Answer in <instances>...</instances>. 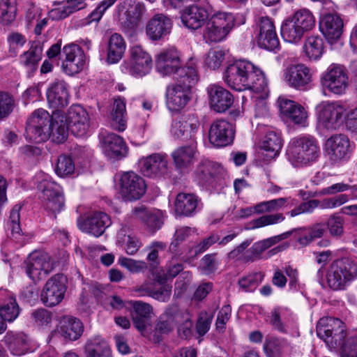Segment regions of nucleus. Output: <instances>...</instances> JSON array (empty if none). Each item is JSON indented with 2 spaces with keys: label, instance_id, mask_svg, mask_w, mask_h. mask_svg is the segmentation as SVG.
<instances>
[{
  "label": "nucleus",
  "instance_id": "f257e3e1",
  "mask_svg": "<svg viewBox=\"0 0 357 357\" xmlns=\"http://www.w3.org/2000/svg\"><path fill=\"white\" fill-rule=\"evenodd\" d=\"M227 84L236 90L251 89L259 96L256 104L257 116L264 114L267 107L264 99L268 95L267 81L264 73L251 62L247 60H237L229 64L223 75Z\"/></svg>",
  "mask_w": 357,
  "mask_h": 357
},
{
  "label": "nucleus",
  "instance_id": "f03ea898",
  "mask_svg": "<svg viewBox=\"0 0 357 357\" xmlns=\"http://www.w3.org/2000/svg\"><path fill=\"white\" fill-rule=\"evenodd\" d=\"M177 83L167 86L166 91V105L171 111H180L190 100V91L197 80L196 66L190 60L185 67L179 71V77H176Z\"/></svg>",
  "mask_w": 357,
  "mask_h": 357
},
{
  "label": "nucleus",
  "instance_id": "7ed1b4c3",
  "mask_svg": "<svg viewBox=\"0 0 357 357\" xmlns=\"http://www.w3.org/2000/svg\"><path fill=\"white\" fill-rule=\"evenodd\" d=\"M288 160L294 167L307 165L317 160L320 155L319 142L310 135L291 139L287 151Z\"/></svg>",
  "mask_w": 357,
  "mask_h": 357
},
{
  "label": "nucleus",
  "instance_id": "20e7f679",
  "mask_svg": "<svg viewBox=\"0 0 357 357\" xmlns=\"http://www.w3.org/2000/svg\"><path fill=\"white\" fill-rule=\"evenodd\" d=\"M177 325L178 331L183 338L191 335L192 327V315L187 310H181L176 305L169 307L158 319L155 330L161 333H168Z\"/></svg>",
  "mask_w": 357,
  "mask_h": 357
},
{
  "label": "nucleus",
  "instance_id": "39448f33",
  "mask_svg": "<svg viewBox=\"0 0 357 357\" xmlns=\"http://www.w3.org/2000/svg\"><path fill=\"white\" fill-rule=\"evenodd\" d=\"M235 19L231 13L217 12L208 17L203 31L207 43H219L226 38L234 28Z\"/></svg>",
  "mask_w": 357,
  "mask_h": 357
},
{
  "label": "nucleus",
  "instance_id": "423d86ee",
  "mask_svg": "<svg viewBox=\"0 0 357 357\" xmlns=\"http://www.w3.org/2000/svg\"><path fill=\"white\" fill-rule=\"evenodd\" d=\"M356 278V267L347 258L337 259L331 263L326 274V281L333 290L344 289Z\"/></svg>",
  "mask_w": 357,
  "mask_h": 357
},
{
  "label": "nucleus",
  "instance_id": "0eeeda50",
  "mask_svg": "<svg viewBox=\"0 0 357 357\" xmlns=\"http://www.w3.org/2000/svg\"><path fill=\"white\" fill-rule=\"evenodd\" d=\"M38 187L43 194L44 208L56 218V213L61 211L65 206L61 187L53 181L49 175L43 176Z\"/></svg>",
  "mask_w": 357,
  "mask_h": 357
},
{
  "label": "nucleus",
  "instance_id": "6e6552de",
  "mask_svg": "<svg viewBox=\"0 0 357 357\" xmlns=\"http://www.w3.org/2000/svg\"><path fill=\"white\" fill-rule=\"evenodd\" d=\"M346 109L337 101L323 102L317 107V123L320 128L333 131L340 128Z\"/></svg>",
  "mask_w": 357,
  "mask_h": 357
},
{
  "label": "nucleus",
  "instance_id": "1a4fd4ad",
  "mask_svg": "<svg viewBox=\"0 0 357 357\" xmlns=\"http://www.w3.org/2000/svg\"><path fill=\"white\" fill-rule=\"evenodd\" d=\"M51 117L48 112L43 109L35 110L27 120L26 138L35 143L43 142L49 139Z\"/></svg>",
  "mask_w": 357,
  "mask_h": 357
},
{
  "label": "nucleus",
  "instance_id": "9d476101",
  "mask_svg": "<svg viewBox=\"0 0 357 357\" xmlns=\"http://www.w3.org/2000/svg\"><path fill=\"white\" fill-rule=\"evenodd\" d=\"M153 66L151 55L140 45H134L130 50V59L121 67L123 72L136 77L149 73Z\"/></svg>",
  "mask_w": 357,
  "mask_h": 357
},
{
  "label": "nucleus",
  "instance_id": "9b49d317",
  "mask_svg": "<svg viewBox=\"0 0 357 357\" xmlns=\"http://www.w3.org/2000/svg\"><path fill=\"white\" fill-rule=\"evenodd\" d=\"M321 84L325 90L336 95L343 94L349 85L346 68L340 64L332 63L323 73Z\"/></svg>",
  "mask_w": 357,
  "mask_h": 357
},
{
  "label": "nucleus",
  "instance_id": "f8f14e48",
  "mask_svg": "<svg viewBox=\"0 0 357 357\" xmlns=\"http://www.w3.org/2000/svg\"><path fill=\"white\" fill-rule=\"evenodd\" d=\"M119 193L125 201L132 202L141 199L146 190L144 179L134 172H123L119 179Z\"/></svg>",
  "mask_w": 357,
  "mask_h": 357
},
{
  "label": "nucleus",
  "instance_id": "ddd939ff",
  "mask_svg": "<svg viewBox=\"0 0 357 357\" xmlns=\"http://www.w3.org/2000/svg\"><path fill=\"white\" fill-rule=\"evenodd\" d=\"M53 269V259L45 252H33L24 261L25 272L34 282L46 278Z\"/></svg>",
  "mask_w": 357,
  "mask_h": 357
},
{
  "label": "nucleus",
  "instance_id": "4468645a",
  "mask_svg": "<svg viewBox=\"0 0 357 357\" xmlns=\"http://www.w3.org/2000/svg\"><path fill=\"white\" fill-rule=\"evenodd\" d=\"M66 277L61 274H56L50 278L41 292L42 302L48 307L60 303L66 291Z\"/></svg>",
  "mask_w": 357,
  "mask_h": 357
},
{
  "label": "nucleus",
  "instance_id": "2eb2a0df",
  "mask_svg": "<svg viewBox=\"0 0 357 357\" xmlns=\"http://www.w3.org/2000/svg\"><path fill=\"white\" fill-rule=\"evenodd\" d=\"M61 68L65 73L73 75L81 72L85 67L86 57L83 50L76 44H68L63 47Z\"/></svg>",
  "mask_w": 357,
  "mask_h": 357
},
{
  "label": "nucleus",
  "instance_id": "dca6fc26",
  "mask_svg": "<svg viewBox=\"0 0 357 357\" xmlns=\"http://www.w3.org/2000/svg\"><path fill=\"white\" fill-rule=\"evenodd\" d=\"M155 65L157 70L163 75L176 73L179 77V71L181 68L182 59L179 51L175 47L162 50L156 56Z\"/></svg>",
  "mask_w": 357,
  "mask_h": 357
},
{
  "label": "nucleus",
  "instance_id": "f3484780",
  "mask_svg": "<svg viewBox=\"0 0 357 357\" xmlns=\"http://www.w3.org/2000/svg\"><path fill=\"white\" fill-rule=\"evenodd\" d=\"M235 128L229 121L224 119L214 121L208 131V139L216 147H224L231 144L234 139Z\"/></svg>",
  "mask_w": 357,
  "mask_h": 357
},
{
  "label": "nucleus",
  "instance_id": "a211bd4d",
  "mask_svg": "<svg viewBox=\"0 0 357 357\" xmlns=\"http://www.w3.org/2000/svg\"><path fill=\"white\" fill-rule=\"evenodd\" d=\"M78 227L83 232L99 237L111 224L109 216L101 211L89 213L83 220H78Z\"/></svg>",
  "mask_w": 357,
  "mask_h": 357
},
{
  "label": "nucleus",
  "instance_id": "6ab92c4d",
  "mask_svg": "<svg viewBox=\"0 0 357 357\" xmlns=\"http://www.w3.org/2000/svg\"><path fill=\"white\" fill-rule=\"evenodd\" d=\"M129 218L128 222L134 220L141 221L146 229L153 233L160 229L163 225V214L161 211L150 209L144 206L134 208Z\"/></svg>",
  "mask_w": 357,
  "mask_h": 357
},
{
  "label": "nucleus",
  "instance_id": "aec40b11",
  "mask_svg": "<svg viewBox=\"0 0 357 357\" xmlns=\"http://www.w3.org/2000/svg\"><path fill=\"white\" fill-rule=\"evenodd\" d=\"M278 103L283 117L296 125L303 127L307 125L308 114L301 105L284 97H279Z\"/></svg>",
  "mask_w": 357,
  "mask_h": 357
},
{
  "label": "nucleus",
  "instance_id": "412c9836",
  "mask_svg": "<svg viewBox=\"0 0 357 357\" xmlns=\"http://www.w3.org/2000/svg\"><path fill=\"white\" fill-rule=\"evenodd\" d=\"M210 107L216 112L227 110L234 103L232 94L220 85L212 84L206 88Z\"/></svg>",
  "mask_w": 357,
  "mask_h": 357
},
{
  "label": "nucleus",
  "instance_id": "4be33fe9",
  "mask_svg": "<svg viewBox=\"0 0 357 357\" xmlns=\"http://www.w3.org/2000/svg\"><path fill=\"white\" fill-rule=\"evenodd\" d=\"M67 123L73 135L83 137L89 128V116L86 110L79 105H73L68 110Z\"/></svg>",
  "mask_w": 357,
  "mask_h": 357
},
{
  "label": "nucleus",
  "instance_id": "5701e85b",
  "mask_svg": "<svg viewBox=\"0 0 357 357\" xmlns=\"http://www.w3.org/2000/svg\"><path fill=\"white\" fill-rule=\"evenodd\" d=\"M139 165L143 174L149 177L164 175L168 171L167 155L162 153H153L142 158L139 160Z\"/></svg>",
  "mask_w": 357,
  "mask_h": 357
},
{
  "label": "nucleus",
  "instance_id": "b1692460",
  "mask_svg": "<svg viewBox=\"0 0 357 357\" xmlns=\"http://www.w3.org/2000/svg\"><path fill=\"white\" fill-rule=\"evenodd\" d=\"M284 81L296 89H303L312 80L310 70L304 64L291 65L284 73Z\"/></svg>",
  "mask_w": 357,
  "mask_h": 357
},
{
  "label": "nucleus",
  "instance_id": "393cba45",
  "mask_svg": "<svg viewBox=\"0 0 357 357\" xmlns=\"http://www.w3.org/2000/svg\"><path fill=\"white\" fill-rule=\"evenodd\" d=\"M350 142L343 134L334 135L329 137L325 144L326 153L333 162H338L345 158L349 153Z\"/></svg>",
  "mask_w": 357,
  "mask_h": 357
},
{
  "label": "nucleus",
  "instance_id": "a878e982",
  "mask_svg": "<svg viewBox=\"0 0 357 357\" xmlns=\"http://www.w3.org/2000/svg\"><path fill=\"white\" fill-rule=\"evenodd\" d=\"M342 325V321L339 319L331 317L321 319L317 326V334L326 344H329V342L333 344V339L335 342L337 340L336 337L337 333L343 336L344 329Z\"/></svg>",
  "mask_w": 357,
  "mask_h": 357
},
{
  "label": "nucleus",
  "instance_id": "bb28decb",
  "mask_svg": "<svg viewBox=\"0 0 357 357\" xmlns=\"http://www.w3.org/2000/svg\"><path fill=\"white\" fill-rule=\"evenodd\" d=\"M47 99L50 107L58 110L67 106L69 102L67 84L63 80L52 83L47 90Z\"/></svg>",
  "mask_w": 357,
  "mask_h": 357
},
{
  "label": "nucleus",
  "instance_id": "cd10ccee",
  "mask_svg": "<svg viewBox=\"0 0 357 357\" xmlns=\"http://www.w3.org/2000/svg\"><path fill=\"white\" fill-rule=\"evenodd\" d=\"M199 126V122L197 117H181L172 121L170 132L174 138L186 140L193 136Z\"/></svg>",
  "mask_w": 357,
  "mask_h": 357
},
{
  "label": "nucleus",
  "instance_id": "c85d7f7f",
  "mask_svg": "<svg viewBox=\"0 0 357 357\" xmlns=\"http://www.w3.org/2000/svg\"><path fill=\"white\" fill-rule=\"evenodd\" d=\"M56 331L66 341H75L82 335L84 325L79 319L64 316L61 319Z\"/></svg>",
  "mask_w": 357,
  "mask_h": 357
},
{
  "label": "nucleus",
  "instance_id": "c756f323",
  "mask_svg": "<svg viewBox=\"0 0 357 357\" xmlns=\"http://www.w3.org/2000/svg\"><path fill=\"white\" fill-rule=\"evenodd\" d=\"M105 155L110 159L120 160L128 154V148L123 139L114 133H108L102 139Z\"/></svg>",
  "mask_w": 357,
  "mask_h": 357
},
{
  "label": "nucleus",
  "instance_id": "7c9ffc66",
  "mask_svg": "<svg viewBox=\"0 0 357 357\" xmlns=\"http://www.w3.org/2000/svg\"><path fill=\"white\" fill-rule=\"evenodd\" d=\"M172 26L169 17L163 14H156L148 22L146 32L150 39L158 40L170 33Z\"/></svg>",
  "mask_w": 357,
  "mask_h": 357
},
{
  "label": "nucleus",
  "instance_id": "2f4dec72",
  "mask_svg": "<svg viewBox=\"0 0 357 357\" xmlns=\"http://www.w3.org/2000/svg\"><path fill=\"white\" fill-rule=\"evenodd\" d=\"M117 11L119 16L126 18L128 26L133 27L140 21L145 6L136 0H123L117 6Z\"/></svg>",
  "mask_w": 357,
  "mask_h": 357
},
{
  "label": "nucleus",
  "instance_id": "473e14b6",
  "mask_svg": "<svg viewBox=\"0 0 357 357\" xmlns=\"http://www.w3.org/2000/svg\"><path fill=\"white\" fill-rule=\"evenodd\" d=\"M69 129L66 114L59 110L53 112L49 125L50 137L52 140L57 144L64 142L68 137Z\"/></svg>",
  "mask_w": 357,
  "mask_h": 357
},
{
  "label": "nucleus",
  "instance_id": "72a5a7b5",
  "mask_svg": "<svg viewBox=\"0 0 357 357\" xmlns=\"http://www.w3.org/2000/svg\"><path fill=\"white\" fill-rule=\"evenodd\" d=\"M319 29L329 43L340 38L342 33L343 22L337 15H324L319 22Z\"/></svg>",
  "mask_w": 357,
  "mask_h": 357
},
{
  "label": "nucleus",
  "instance_id": "f704fd0d",
  "mask_svg": "<svg viewBox=\"0 0 357 357\" xmlns=\"http://www.w3.org/2000/svg\"><path fill=\"white\" fill-rule=\"evenodd\" d=\"M222 168L219 165L211 162H202L195 171V178L199 185L202 186H211L218 179Z\"/></svg>",
  "mask_w": 357,
  "mask_h": 357
},
{
  "label": "nucleus",
  "instance_id": "c9c22d12",
  "mask_svg": "<svg viewBox=\"0 0 357 357\" xmlns=\"http://www.w3.org/2000/svg\"><path fill=\"white\" fill-rule=\"evenodd\" d=\"M3 342L15 356L24 355L30 350V339L22 332H7L3 337Z\"/></svg>",
  "mask_w": 357,
  "mask_h": 357
},
{
  "label": "nucleus",
  "instance_id": "e433bc0d",
  "mask_svg": "<svg viewBox=\"0 0 357 357\" xmlns=\"http://www.w3.org/2000/svg\"><path fill=\"white\" fill-rule=\"evenodd\" d=\"M132 307L131 316L135 327L139 331H143L149 324L153 314V307L149 303L141 301H130Z\"/></svg>",
  "mask_w": 357,
  "mask_h": 357
},
{
  "label": "nucleus",
  "instance_id": "4c0bfd02",
  "mask_svg": "<svg viewBox=\"0 0 357 357\" xmlns=\"http://www.w3.org/2000/svg\"><path fill=\"white\" fill-rule=\"evenodd\" d=\"M126 43L123 36L117 33H112L107 40V62L109 64L119 63L123 58Z\"/></svg>",
  "mask_w": 357,
  "mask_h": 357
},
{
  "label": "nucleus",
  "instance_id": "58836bf2",
  "mask_svg": "<svg viewBox=\"0 0 357 357\" xmlns=\"http://www.w3.org/2000/svg\"><path fill=\"white\" fill-rule=\"evenodd\" d=\"M181 18L186 27L195 30L206 22V20L208 19V14L204 8L191 6L185 9Z\"/></svg>",
  "mask_w": 357,
  "mask_h": 357
},
{
  "label": "nucleus",
  "instance_id": "ea45409f",
  "mask_svg": "<svg viewBox=\"0 0 357 357\" xmlns=\"http://www.w3.org/2000/svg\"><path fill=\"white\" fill-rule=\"evenodd\" d=\"M199 199L192 193H179L174 202V211L176 215L190 216L196 212Z\"/></svg>",
  "mask_w": 357,
  "mask_h": 357
},
{
  "label": "nucleus",
  "instance_id": "a19ab883",
  "mask_svg": "<svg viewBox=\"0 0 357 357\" xmlns=\"http://www.w3.org/2000/svg\"><path fill=\"white\" fill-rule=\"evenodd\" d=\"M43 45L38 41L31 43L29 49L20 56V63L29 71L36 70L43 56Z\"/></svg>",
  "mask_w": 357,
  "mask_h": 357
},
{
  "label": "nucleus",
  "instance_id": "79ce46f5",
  "mask_svg": "<svg viewBox=\"0 0 357 357\" xmlns=\"http://www.w3.org/2000/svg\"><path fill=\"white\" fill-rule=\"evenodd\" d=\"M197 147L195 144L178 147L172 153L174 165L177 169H183L191 165L195 159Z\"/></svg>",
  "mask_w": 357,
  "mask_h": 357
},
{
  "label": "nucleus",
  "instance_id": "37998d69",
  "mask_svg": "<svg viewBox=\"0 0 357 357\" xmlns=\"http://www.w3.org/2000/svg\"><path fill=\"white\" fill-rule=\"evenodd\" d=\"M86 357H112L107 342L100 337L89 339L84 346Z\"/></svg>",
  "mask_w": 357,
  "mask_h": 357
},
{
  "label": "nucleus",
  "instance_id": "c03bdc74",
  "mask_svg": "<svg viewBox=\"0 0 357 357\" xmlns=\"http://www.w3.org/2000/svg\"><path fill=\"white\" fill-rule=\"evenodd\" d=\"M166 278L156 277L155 281L158 282L161 287L158 289H153L149 287L146 284L141 285L137 291L143 293L142 295L148 294L154 299H156L161 302H167L171 296L172 294V286L165 284Z\"/></svg>",
  "mask_w": 357,
  "mask_h": 357
},
{
  "label": "nucleus",
  "instance_id": "a18cd8bd",
  "mask_svg": "<svg viewBox=\"0 0 357 357\" xmlns=\"http://www.w3.org/2000/svg\"><path fill=\"white\" fill-rule=\"evenodd\" d=\"M282 147V139L278 133L273 130L268 131L261 144V149L268 160L278 155Z\"/></svg>",
  "mask_w": 357,
  "mask_h": 357
},
{
  "label": "nucleus",
  "instance_id": "49530a36",
  "mask_svg": "<svg viewBox=\"0 0 357 357\" xmlns=\"http://www.w3.org/2000/svg\"><path fill=\"white\" fill-rule=\"evenodd\" d=\"M112 124L114 129L123 131L126 128V110L124 100L119 98L114 99L110 113Z\"/></svg>",
  "mask_w": 357,
  "mask_h": 357
},
{
  "label": "nucleus",
  "instance_id": "de8ad7c7",
  "mask_svg": "<svg viewBox=\"0 0 357 357\" xmlns=\"http://www.w3.org/2000/svg\"><path fill=\"white\" fill-rule=\"evenodd\" d=\"M324 42L321 37L310 36L305 41L303 50L310 60H318L324 53Z\"/></svg>",
  "mask_w": 357,
  "mask_h": 357
},
{
  "label": "nucleus",
  "instance_id": "09e8293b",
  "mask_svg": "<svg viewBox=\"0 0 357 357\" xmlns=\"http://www.w3.org/2000/svg\"><path fill=\"white\" fill-rule=\"evenodd\" d=\"M304 33L302 29L291 17L285 20L281 26V36L288 43H298L301 40Z\"/></svg>",
  "mask_w": 357,
  "mask_h": 357
},
{
  "label": "nucleus",
  "instance_id": "8fccbe9b",
  "mask_svg": "<svg viewBox=\"0 0 357 357\" xmlns=\"http://www.w3.org/2000/svg\"><path fill=\"white\" fill-rule=\"evenodd\" d=\"M283 239V235L275 236L270 237L261 241L255 243L252 247L248 249V252H250V255L246 257V259L251 260L253 261L260 257L261 254L266 249L269 248L272 245L278 243L279 241Z\"/></svg>",
  "mask_w": 357,
  "mask_h": 357
},
{
  "label": "nucleus",
  "instance_id": "3c124183",
  "mask_svg": "<svg viewBox=\"0 0 357 357\" xmlns=\"http://www.w3.org/2000/svg\"><path fill=\"white\" fill-rule=\"evenodd\" d=\"M117 241L124 248L126 253L130 255L135 254L142 246L139 238L131 234H126L124 229H120L118 232Z\"/></svg>",
  "mask_w": 357,
  "mask_h": 357
},
{
  "label": "nucleus",
  "instance_id": "603ef678",
  "mask_svg": "<svg viewBox=\"0 0 357 357\" xmlns=\"http://www.w3.org/2000/svg\"><path fill=\"white\" fill-rule=\"evenodd\" d=\"M291 18L302 29L304 33L312 29L315 24L314 16L312 13L306 8L297 10Z\"/></svg>",
  "mask_w": 357,
  "mask_h": 357
},
{
  "label": "nucleus",
  "instance_id": "864d4df0",
  "mask_svg": "<svg viewBox=\"0 0 357 357\" xmlns=\"http://www.w3.org/2000/svg\"><path fill=\"white\" fill-rule=\"evenodd\" d=\"M85 0H68L62 8L52 10L51 15L54 18L64 19L74 12L79 10L86 6Z\"/></svg>",
  "mask_w": 357,
  "mask_h": 357
},
{
  "label": "nucleus",
  "instance_id": "5fc2aeb1",
  "mask_svg": "<svg viewBox=\"0 0 357 357\" xmlns=\"http://www.w3.org/2000/svg\"><path fill=\"white\" fill-rule=\"evenodd\" d=\"M20 313V308L15 298L10 296L0 307V316L6 322L14 321Z\"/></svg>",
  "mask_w": 357,
  "mask_h": 357
},
{
  "label": "nucleus",
  "instance_id": "6e6d98bb",
  "mask_svg": "<svg viewBox=\"0 0 357 357\" xmlns=\"http://www.w3.org/2000/svg\"><path fill=\"white\" fill-rule=\"evenodd\" d=\"M17 0H0V20L4 24L11 23L16 17Z\"/></svg>",
  "mask_w": 357,
  "mask_h": 357
},
{
  "label": "nucleus",
  "instance_id": "4d7b16f0",
  "mask_svg": "<svg viewBox=\"0 0 357 357\" xmlns=\"http://www.w3.org/2000/svg\"><path fill=\"white\" fill-rule=\"evenodd\" d=\"M349 200V196L346 194H340L322 200L312 199V202H315V209L317 208L321 209L335 208L347 203Z\"/></svg>",
  "mask_w": 357,
  "mask_h": 357
},
{
  "label": "nucleus",
  "instance_id": "13d9d810",
  "mask_svg": "<svg viewBox=\"0 0 357 357\" xmlns=\"http://www.w3.org/2000/svg\"><path fill=\"white\" fill-rule=\"evenodd\" d=\"M196 229L190 227L177 228L174 234V239L169 245V250L173 255H178V246L195 233Z\"/></svg>",
  "mask_w": 357,
  "mask_h": 357
},
{
  "label": "nucleus",
  "instance_id": "bf43d9fd",
  "mask_svg": "<svg viewBox=\"0 0 357 357\" xmlns=\"http://www.w3.org/2000/svg\"><path fill=\"white\" fill-rule=\"evenodd\" d=\"M285 218L281 213L262 215L250 222V229H255L268 225H276L284 220Z\"/></svg>",
  "mask_w": 357,
  "mask_h": 357
},
{
  "label": "nucleus",
  "instance_id": "052dcab7",
  "mask_svg": "<svg viewBox=\"0 0 357 357\" xmlns=\"http://www.w3.org/2000/svg\"><path fill=\"white\" fill-rule=\"evenodd\" d=\"M75 163L73 159L66 155H61L57 159L55 172L60 177L72 175L75 172Z\"/></svg>",
  "mask_w": 357,
  "mask_h": 357
},
{
  "label": "nucleus",
  "instance_id": "680f3d73",
  "mask_svg": "<svg viewBox=\"0 0 357 357\" xmlns=\"http://www.w3.org/2000/svg\"><path fill=\"white\" fill-rule=\"evenodd\" d=\"M287 198L281 197L269 201L261 202L255 205L257 213L262 214L278 211L285 205V204L287 202Z\"/></svg>",
  "mask_w": 357,
  "mask_h": 357
},
{
  "label": "nucleus",
  "instance_id": "e2e57ef3",
  "mask_svg": "<svg viewBox=\"0 0 357 357\" xmlns=\"http://www.w3.org/2000/svg\"><path fill=\"white\" fill-rule=\"evenodd\" d=\"M264 275L260 273H250L238 280L241 289L244 291H252L263 280Z\"/></svg>",
  "mask_w": 357,
  "mask_h": 357
},
{
  "label": "nucleus",
  "instance_id": "0e129e2a",
  "mask_svg": "<svg viewBox=\"0 0 357 357\" xmlns=\"http://www.w3.org/2000/svg\"><path fill=\"white\" fill-rule=\"evenodd\" d=\"M225 53L222 50L212 49L206 54L204 65L212 70H216L225 61Z\"/></svg>",
  "mask_w": 357,
  "mask_h": 357
},
{
  "label": "nucleus",
  "instance_id": "69168bd1",
  "mask_svg": "<svg viewBox=\"0 0 357 357\" xmlns=\"http://www.w3.org/2000/svg\"><path fill=\"white\" fill-rule=\"evenodd\" d=\"M15 101L13 96L0 91V121L8 117L13 111Z\"/></svg>",
  "mask_w": 357,
  "mask_h": 357
},
{
  "label": "nucleus",
  "instance_id": "338daca9",
  "mask_svg": "<svg viewBox=\"0 0 357 357\" xmlns=\"http://www.w3.org/2000/svg\"><path fill=\"white\" fill-rule=\"evenodd\" d=\"M344 219L337 215L333 214L330 216L327 221V227L331 236L340 237L344 232Z\"/></svg>",
  "mask_w": 357,
  "mask_h": 357
},
{
  "label": "nucleus",
  "instance_id": "774afa93",
  "mask_svg": "<svg viewBox=\"0 0 357 357\" xmlns=\"http://www.w3.org/2000/svg\"><path fill=\"white\" fill-rule=\"evenodd\" d=\"M257 43L259 47L271 51L275 50L279 46V40L275 31L259 36Z\"/></svg>",
  "mask_w": 357,
  "mask_h": 357
}]
</instances>
